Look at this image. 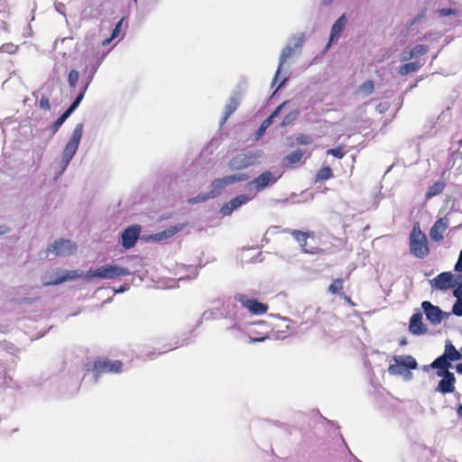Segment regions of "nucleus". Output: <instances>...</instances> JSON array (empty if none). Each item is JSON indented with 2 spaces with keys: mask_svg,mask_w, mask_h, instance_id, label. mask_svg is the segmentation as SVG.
<instances>
[{
  "mask_svg": "<svg viewBox=\"0 0 462 462\" xmlns=\"http://www.w3.org/2000/svg\"><path fill=\"white\" fill-rule=\"evenodd\" d=\"M374 90V85L373 82L368 80L363 83L359 88H358V94L362 95L363 97H367L370 94H372Z\"/></svg>",
  "mask_w": 462,
  "mask_h": 462,
  "instance_id": "31",
  "label": "nucleus"
},
{
  "mask_svg": "<svg viewBox=\"0 0 462 462\" xmlns=\"http://www.w3.org/2000/svg\"><path fill=\"white\" fill-rule=\"evenodd\" d=\"M402 375L404 376V378L406 380H411V378H412V374L410 371H408V370H406L404 372V374H402Z\"/></svg>",
  "mask_w": 462,
  "mask_h": 462,
  "instance_id": "51",
  "label": "nucleus"
},
{
  "mask_svg": "<svg viewBox=\"0 0 462 462\" xmlns=\"http://www.w3.org/2000/svg\"><path fill=\"white\" fill-rule=\"evenodd\" d=\"M433 289L436 290H448L455 286L453 274L450 272L441 273L437 277L430 281Z\"/></svg>",
  "mask_w": 462,
  "mask_h": 462,
  "instance_id": "12",
  "label": "nucleus"
},
{
  "mask_svg": "<svg viewBox=\"0 0 462 462\" xmlns=\"http://www.w3.org/2000/svg\"><path fill=\"white\" fill-rule=\"evenodd\" d=\"M411 59H413V56H411V53L410 50H404L401 53V60L402 61H407V60H410Z\"/></svg>",
  "mask_w": 462,
  "mask_h": 462,
  "instance_id": "44",
  "label": "nucleus"
},
{
  "mask_svg": "<svg viewBox=\"0 0 462 462\" xmlns=\"http://www.w3.org/2000/svg\"><path fill=\"white\" fill-rule=\"evenodd\" d=\"M130 274L128 269L116 264H105L96 269H90L84 274V279L91 281L92 279L110 280L119 276Z\"/></svg>",
  "mask_w": 462,
  "mask_h": 462,
  "instance_id": "2",
  "label": "nucleus"
},
{
  "mask_svg": "<svg viewBox=\"0 0 462 462\" xmlns=\"http://www.w3.org/2000/svg\"><path fill=\"white\" fill-rule=\"evenodd\" d=\"M265 339V337H261V338H251L250 339V342H260V341H263Z\"/></svg>",
  "mask_w": 462,
  "mask_h": 462,
  "instance_id": "55",
  "label": "nucleus"
},
{
  "mask_svg": "<svg viewBox=\"0 0 462 462\" xmlns=\"http://www.w3.org/2000/svg\"><path fill=\"white\" fill-rule=\"evenodd\" d=\"M236 300L241 303L243 307L247 309L253 314H263L265 313L268 310V306L261 303L255 300L249 299L245 294H237L236 295Z\"/></svg>",
  "mask_w": 462,
  "mask_h": 462,
  "instance_id": "8",
  "label": "nucleus"
},
{
  "mask_svg": "<svg viewBox=\"0 0 462 462\" xmlns=\"http://www.w3.org/2000/svg\"><path fill=\"white\" fill-rule=\"evenodd\" d=\"M457 413L459 417L462 418V404H460L457 409Z\"/></svg>",
  "mask_w": 462,
  "mask_h": 462,
  "instance_id": "52",
  "label": "nucleus"
},
{
  "mask_svg": "<svg viewBox=\"0 0 462 462\" xmlns=\"http://www.w3.org/2000/svg\"><path fill=\"white\" fill-rule=\"evenodd\" d=\"M134 3H136V2H137V0H134Z\"/></svg>",
  "mask_w": 462,
  "mask_h": 462,
  "instance_id": "62",
  "label": "nucleus"
},
{
  "mask_svg": "<svg viewBox=\"0 0 462 462\" xmlns=\"http://www.w3.org/2000/svg\"><path fill=\"white\" fill-rule=\"evenodd\" d=\"M443 356H445L448 361H457L462 357L460 352L455 348L450 341L446 342L445 352Z\"/></svg>",
  "mask_w": 462,
  "mask_h": 462,
  "instance_id": "22",
  "label": "nucleus"
},
{
  "mask_svg": "<svg viewBox=\"0 0 462 462\" xmlns=\"http://www.w3.org/2000/svg\"><path fill=\"white\" fill-rule=\"evenodd\" d=\"M388 107H389V105L387 103H381L376 106V110L379 113H383L384 111H386L388 109Z\"/></svg>",
  "mask_w": 462,
  "mask_h": 462,
  "instance_id": "49",
  "label": "nucleus"
},
{
  "mask_svg": "<svg viewBox=\"0 0 462 462\" xmlns=\"http://www.w3.org/2000/svg\"><path fill=\"white\" fill-rule=\"evenodd\" d=\"M438 376L442 377L438 384L437 390L442 393H453L455 390L456 378L454 374L448 370H439L437 372Z\"/></svg>",
  "mask_w": 462,
  "mask_h": 462,
  "instance_id": "11",
  "label": "nucleus"
},
{
  "mask_svg": "<svg viewBox=\"0 0 462 462\" xmlns=\"http://www.w3.org/2000/svg\"><path fill=\"white\" fill-rule=\"evenodd\" d=\"M332 177V171L329 167H324L317 174V180H325Z\"/></svg>",
  "mask_w": 462,
  "mask_h": 462,
  "instance_id": "34",
  "label": "nucleus"
},
{
  "mask_svg": "<svg viewBox=\"0 0 462 462\" xmlns=\"http://www.w3.org/2000/svg\"><path fill=\"white\" fill-rule=\"evenodd\" d=\"M421 307L427 319L432 324H439L442 321L445 313L439 307L432 305L430 301H423Z\"/></svg>",
  "mask_w": 462,
  "mask_h": 462,
  "instance_id": "13",
  "label": "nucleus"
},
{
  "mask_svg": "<svg viewBox=\"0 0 462 462\" xmlns=\"http://www.w3.org/2000/svg\"><path fill=\"white\" fill-rule=\"evenodd\" d=\"M122 24H123V19H121L116 23V27L114 28L113 32H112V38H116L118 36L119 32H121Z\"/></svg>",
  "mask_w": 462,
  "mask_h": 462,
  "instance_id": "45",
  "label": "nucleus"
},
{
  "mask_svg": "<svg viewBox=\"0 0 462 462\" xmlns=\"http://www.w3.org/2000/svg\"><path fill=\"white\" fill-rule=\"evenodd\" d=\"M96 380L102 373L111 372L119 373L122 371V363L118 360L111 361L107 359H97L94 363L93 368Z\"/></svg>",
  "mask_w": 462,
  "mask_h": 462,
  "instance_id": "7",
  "label": "nucleus"
},
{
  "mask_svg": "<svg viewBox=\"0 0 462 462\" xmlns=\"http://www.w3.org/2000/svg\"><path fill=\"white\" fill-rule=\"evenodd\" d=\"M449 225V220L448 217H441L435 222L433 226L430 228V236L434 241L439 242L444 237V233L447 230Z\"/></svg>",
  "mask_w": 462,
  "mask_h": 462,
  "instance_id": "14",
  "label": "nucleus"
},
{
  "mask_svg": "<svg viewBox=\"0 0 462 462\" xmlns=\"http://www.w3.org/2000/svg\"><path fill=\"white\" fill-rule=\"evenodd\" d=\"M70 111L68 109L62 114L60 117H59L53 124L52 129L53 132H57L58 129L62 125V124L65 122V120L71 115Z\"/></svg>",
  "mask_w": 462,
  "mask_h": 462,
  "instance_id": "33",
  "label": "nucleus"
},
{
  "mask_svg": "<svg viewBox=\"0 0 462 462\" xmlns=\"http://www.w3.org/2000/svg\"><path fill=\"white\" fill-rule=\"evenodd\" d=\"M334 0H322L321 5H330Z\"/></svg>",
  "mask_w": 462,
  "mask_h": 462,
  "instance_id": "54",
  "label": "nucleus"
},
{
  "mask_svg": "<svg viewBox=\"0 0 462 462\" xmlns=\"http://www.w3.org/2000/svg\"><path fill=\"white\" fill-rule=\"evenodd\" d=\"M211 199V197H209V194L208 192L202 193V194H199L198 196H196L194 198L189 199V203L191 205H194L197 203L207 201L208 199Z\"/></svg>",
  "mask_w": 462,
  "mask_h": 462,
  "instance_id": "37",
  "label": "nucleus"
},
{
  "mask_svg": "<svg viewBox=\"0 0 462 462\" xmlns=\"http://www.w3.org/2000/svg\"><path fill=\"white\" fill-rule=\"evenodd\" d=\"M452 312L457 316H462V300H457L453 305Z\"/></svg>",
  "mask_w": 462,
  "mask_h": 462,
  "instance_id": "42",
  "label": "nucleus"
},
{
  "mask_svg": "<svg viewBox=\"0 0 462 462\" xmlns=\"http://www.w3.org/2000/svg\"><path fill=\"white\" fill-rule=\"evenodd\" d=\"M85 273H80L79 271H63L59 276L53 280L49 282H44L45 285H57L62 283L68 280H74L76 278H84Z\"/></svg>",
  "mask_w": 462,
  "mask_h": 462,
  "instance_id": "18",
  "label": "nucleus"
},
{
  "mask_svg": "<svg viewBox=\"0 0 462 462\" xmlns=\"http://www.w3.org/2000/svg\"><path fill=\"white\" fill-rule=\"evenodd\" d=\"M77 251V245L66 239H58L54 241L48 248V252L58 256H68Z\"/></svg>",
  "mask_w": 462,
  "mask_h": 462,
  "instance_id": "6",
  "label": "nucleus"
},
{
  "mask_svg": "<svg viewBox=\"0 0 462 462\" xmlns=\"http://www.w3.org/2000/svg\"><path fill=\"white\" fill-rule=\"evenodd\" d=\"M430 366L432 368L447 369L448 367L451 366V365L445 356H441L440 357L435 359L431 363Z\"/></svg>",
  "mask_w": 462,
  "mask_h": 462,
  "instance_id": "29",
  "label": "nucleus"
},
{
  "mask_svg": "<svg viewBox=\"0 0 462 462\" xmlns=\"http://www.w3.org/2000/svg\"><path fill=\"white\" fill-rule=\"evenodd\" d=\"M5 232H6V229L4 226H0V235H4V234H5Z\"/></svg>",
  "mask_w": 462,
  "mask_h": 462,
  "instance_id": "59",
  "label": "nucleus"
},
{
  "mask_svg": "<svg viewBox=\"0 0 462 462\" xmlns=\"http://www.w3.org/2000/svg\"><path fill=\"white\" fill-rule=\"evenodd\" d=\"M410 51L414 59L426 54L429 51V47L427 45L419 44L410 49Z\"/></svg>",
  "mask_w": 462,
  "mask_h": 462,
  "instance_id": "32",
  "label": "nucleus"
},
{
  "mask_svg": "<svg viewBox=\"0 0 462 462\" xmlns=\"http://www.w3.org/2000/svg\"><path fill=\"white\" fill-rule=\"evenodd\" d=\"M140 226H133L127 227L125 232L122 234V245L125 248H131L134 245L139 234H140Z\"/></svg>",
  "mask_w": 462,
  "mask_h": 462,
  "instance_id": "15",
  "label": "nucleus"
},
{
  "mask_svg": "<svg viewBox=\"0 0 462 462\" xmlns=\"http://www.w3.org/2000/svg\"><path fill=\"white\" fill-rule=\"evenodd\" d=\"M393 360L394 363L388 367V372L392 375L404 374L406 370L416 369L418 366L415 358L410 355L394 356Z\"/></svg>",
  "mask_w": 462,
  "mask_h": 462,
  "instance_id": "4",
  "label": "nucleus"
},
{
  "mask_svg": "<svg viewBox=\"0 0 462 462\" xmlns=\"http://www.w3.org/2000/svg\"><path fill=\"white\" fill-rule=\"evenodd\" d=\"M238 100L236 97H231L225 106V116L222 119V124L236 110L238 106Z\"/></svg>",
  "mask_w": 462,
  "mask_h": 462,
  "instance_id": "24",
  "label": "nucleus"
},
{
  "mask_svg": "<svg viewBox=\"0 0 462 462\" xmlns=\"http://www.w3.org/2000/svg\"><path fill=\"white\" fill-rule=\"evenodd\" d=\"M288 104V102H283L280 106L276 107V109L271 114V116L266 118L263 124L261 125L260 128L256 132V139H259L263 136L265 130L270 126V125L273 123V120L280 114V112L282 110V108Z\"/></svg>",
  "mask_w": 462,
  "mask_h": 462,
  "instance_id": "19",
  "label": "nucleus"
},
{
  "mask_svg": "<svg viewBox=\"0 0 462 462\" xmlns=\"http://www.w3.org/2000/svg\"><path fill=\"white\" fill-rule=\"evenodd\" d=\"M303 252L304 253H310V254H315V250L314 249H311V250L304 249Z\"/></svg>",
  "mask_w": 462,
  "mask_h": 462,
  "instance_id": "60",
  "label": "nucleus"
},
{
  "mask_svg": "<svg viewBox=\"0 0 462 462\" xmlns=\"http://www.w3.org/2000/svg\"><path fill=\"white\" fill-rule=\"evenodd\" d=\"M298 115H299V113L297 111H293V112L289 113L283 118V121L282 123V126H285V125H290L291 123H292L298 117Z\"/></svg>",
  "mask_w": 462,
  "mask_h": 462,
  "instance_id": "40",
  "label": "nucleus"
},
{
  "mask_svg": "<svg viewBox=\"0 0 462 462\" xmlns=\"http://www.w3.org/2000/svg\"><path fill=\"white\" fill-rule=\"evenodd\" d=\"M287 77H284L283 79L282 80V82L279 84V86L277 87L276 90H278L283 84L284 82L287 80Z\"/></svg>",
  "mask_w": 462,
  "mask_h": 462,
  "instance_id": "57",
  "label": "nucleus"
},
{
  "mask_svg": "<svg viewBox=\"0 0 462 462\" xmlns=\"http://www.w3.org/2000/svg\"><path fill=\"white\" fill-rule=\"evenodd\" d=\"M259 157L260 153L258 152L240 153L229 162V169L231 171H239L247 168L255 164Z\"/></svg>",
  "mask_w": 462,
  "mask_h": 462,
  "instance_id": "5",
  "label": "nucleus"
},
{
  "mask_svg": "<svg viewBox=\"0 0 462 462\" xmlns=\"http://www.w3.org/2000/svg\"><path fill=\"white\" fill-rule=\"evenodd\" d=\"M295 240L300 244L301 247L306 245L307 238L309 237V233L301 232L298 230H292L290 232Z\"/></svg>",
  "mask_w": 462,
  "mask_h": 462,
  "instance_id": "30",
  "label": "nucleus"
},
{
  "mask_svg": "<svg viewBox=\"0 0 462 462\" xmlns=\"http://www.w3.org/2000/svg\"><path fill=\"white\" fill-rule=\"evenodd\" d=\"M254 195L250 194H242L239 195L227 203H226L221 208L220 213L223 216H230L233 211L239 208L241 206L246 204L248 201L252 200L254 199Z\"/></svg>",
  "mask_w": 462,
  "mask_h": 462,
  "instance_id": "9",
  "label": "nucleus"
},
{
  "mask_svg": "<svg viewBox=\"0 0 462 462\" xmlns=\"http://www.w3.org/2000/svg\"><path fill=\"white\" fill-rule=\"evenodd\" d=\"M460 278L462 279V276ZM453 294L457 300H462V283L454 289Z\"/></svg>",
  "mask_w": 462,
  "mask_h": 462,
  "instance_id": "46",
  "label": "nucleus"
},
{
  "mask_svg": "<svg viewBox=\"0 0 462 462\" xmlns=\"http://www.w3.org/2000/svg\"><path fill=\"white\" fill-rule=\"evenodd\" d=\"M296 142L299 144L307 145V144H310L312 143V138L310 135L300 134L299 136H297Z\"/></svg>",
  "mask_w": 462,
  "mask_h": 462,
  "instance_id": "41",
  "label": "nucleus"
},
{
  "mask_svg": "<svg viewBox=\"0 0 462 462\" xmlns=\"http://www.w3.org/2000/svg\"><path fill=\"white\" fill-rule=\"evenodd\" d=\"M294 53V48L291 46H286L284 49H282L280 56V62L278 66V69L276 71V74L274 76V79L272 83V87L273 88L276 81L278 80L281 73H282V67L286 62V60L291 57Z\"/></svg>",
  "mask_w": 462,
  "mask_h": 462,
  "instance_id": "20",
  "label": "nucleus"
},
{
  "mask_svg": "<svg viewBox=\"0 0 462 462\" xmlns=\"http://www.w3.org/2000/svg\"><path fill=\"white\" fill-rule=\"evenodd\" d=\"M125 291V288L124 286L120 287L118 290L116 291V293H121Z\"/></svg>",
  "mask_w": 462,
  "mask_h": 462,
  "instance_id": "58",
  "label": "nucleus"
},
{
  "mask_svg": "<svg viewBox=\"0 0 462 462\" xmlns=\"http://www.w3.org/2000/svg\"><path fill=\"white\" fill-rule=\"evenodd\" d=\"M327 152L328 154H332L333 156L337 157V158H342L344 156V152L341 147L330 149Z\"/></svg>",
  "mask_w": 462,
  "mask_h": 462,
  "instance_id": "43",
  "label": "nucleus"
},
{
  "mask_svg": "<svg viewBox=\"0 0 462 462\" xmlns=\"http://www.w3.org/2000/svg\"><path fill=\"white\" fill-rule=\"evenodd\" d=\"M303 155H304V152L302 150H296V151L291 152L290 154H288L285 157L284 161L286 162H288V164L293 165V164L299 162L301 160Z\"/></svg>",
  "mask_w": 462,
  "mask_h": 462,
  "instance_id": "28",
  "label": "nucleus"
},
{
  "mask_svg": "<svg viewBox=\"0 0 462 462\" xmlns=\"http://www.w3.org/2000/svg\"><path fill=\"white\" fill-rule=\"evenodd\" d=\"M40 106L42 108L49 110L51 108V105H50L49 99L47 97H42L41 100H40Z\"/></svg>",
  "mask_w": 462,
  "mask_h": 462,
  "instance_id": "47",
  "label": "nucleus"
},
{
  "mask_svg": "<svg viewBox=\"0 0 462 462\" xmlns=\"http://www.w3.org/2000/svg\"><path fill=\"white\" fill-rule=\"evenodd\" d=\"M185 226H186L185 224H179L177 226H170L167 229L163 230L162 232H160V233H157L156 235H154V239L157 241H161L163 239L172 237L178 232L183 230Z\"/></svg>",
  "mask_w": 462,
  "mask_h": 462,
  "instance_id": "21",
  "label": "nucleus"
},
{
  "mask_svg": "<svg viewBox=\"0 0 462 462\" xmlns=\"http://www.w3.org/2000/svg\"><path fill=\"white\" fill-rule=\"evenodd\" d=\"M88 83L85 86V88L80 92V94L76 97V99L74 100L72 105L68 108V110L70 111V113H73V111L79 106V105L82 101V99L84 97V94L88 88Z\"/></svg>",
  "mask_w": 462,
  "mask_h": 462,
  "instance_id": "36",
  "label": "nucleus"
},
{
  "mask_svg": "<svg viewBox=\"0 0 462 462\" xmlns=\"http://www.w3.org/2000/svg\"><path fill=\"white\" fill-rule=\"evenodd\" d=\"M445 188V183L443 181H436L434 182L426 193V199H430L443 191Z\"/></svg>",
  "mask_w": 462,
  "mask_h": 462,
  "instance_id": "26",
  "label": "nucleus"
},
{
  "mask_svg": "<svg viewBox=\"0 0 462 462\" xmlns=\"http://www.w3.org/2000/svg\"><path fill=\"white\" fill-rule=\"evenodd\" d=\"M248 179V176L245 173H237L221 178L224 184L226 186L232 185L238 181H243Z\"/></svg>",
  "mask_w": 462,
  "mask_h": 462,
  "instance_id": "25",
  "label": "nucleus"
},
{
  "mask_svg": "<svg viewBox=\"0 0 462 462\" xmlns=\"http://www.w3.org/2000/svg\"><path fill=\"white\" fill-rule=\"evenodd\" d=\"M405 344H406V340H402L401 343H400V345H402V346H403Z\"/></svg>",
  "mask_w": 462,
  "mask_h": 462,
  "instance_id": "61",
  "label": "nucleus"
},
{
  "mask_svg": "<svg viewBox=\"0 0 462 462\" xmlns=\"http://www.w3.org/2000/svg\"><path fill=\"white\" fill-rule=\"evenodd\" d=\"M410 250L413 255L420 259L429 254L427 237L419 225L413 226L410 235Z\"/></svg>",
  "mask_w": 462,
  "mask_h": 462,
  "instance_id": "3",
  "label": "nucleus"
},
{
  "mask_svg": "<svg viewBox=\"0 0 462 462\" xmlns=\"http://www.w3.org/2000/svg\"><path fill=\"white\" fill-rule=\"evenodd\" d=\"M18 47L13 43H5L0 47V52L14 54L17 51Z\"/></svg>",
  "mask_w": 462,
  "mask_h": 462,
  "instance_id": "38",
  "label": "nucleus"
},
{
  "mask_svg": "<svg viewBox=\"0 0 462 462\" xmlns=\"http://www.w3.org/2000/svg\"><path fill=\"white\" fill-rule=\"evenodd\" d=\"M346 25V17L345 14H342L334 23V24L331 27L329 41H328L327 48H329L331 43L337 42L339 39L341 32L345 29Z\"/></svg>",
  "mask_w": 462,
  "mask_h": 462,
  "instance_id": "16",
  "label": "nucleus"
},
{
  "mask_svg": "<svg viewBox=\"0 0 462 462\" xmlns=\"http://www.w3.org/2000/svg\"><path fill=\"white\" fill-rule=\"evenodd\" d=\"M409 330L411 334L419 336L426 333L427 328L422 322V314L414 313L410 320Z\"/></svg>",
  "mask_w": 462,
  "mask_h": 462,
  "instance_id": "17",
  "label": "nucleus"
},
{
  "mask_svg": "<svg viewBox=\"0 0 462 462\" xmlns=\"http://www.w3.org/2000/svg\"><path fill=\"white\" fill-rule=\"evenodd\" d=\"M83 134V124L79 123L76 125L75 128L73 129V132L71 134L70 138L69 139L67 144L65 145V148L62 152L61 159L60 162V175H61L68 165L69 164L70 161L76 154L79 145L80 143V140L82 138Z\"/></svg>",
  "mask_w": 462,
  "mask_h": 462,
  "instance_id": "1",
  "label": "nucleus"
},
{
  "mask_svg": "<svg viewBox=\"0 0 462 462\" xmlns=\"http://www.w3.org/2000/svg\"><path fill=\"white\" fill-rule=\"evenodd\" d=\"M343 289V281L337 279L334 281L328 287V291L332 294L339 293Z\"/></svg>",
  "mask_w": 462,
  "mask_h": 462,
  "instance_id": "35",
  "label": "nucleus"
},
{
  "mask_svg": "<svg viewBox=\"0 0 462 462\" xmlns=\"http://www.w3.org/2000/svg\"><path fill=\"white\" fill-rule=\"evenodd\" d=\"M280 176H276L273 172L265 171L248 183V187H254L256 191H262L269 185L277 181Z\"/></svg>",
  "mask_w": 462,
  "mask_h": 462,
  "instance_id": "10",
  "label": "nucleus"
},
{
  "mask_svg": "<svg viewBox=\"0 0 462 462\" xmlns=\"http://www.w3.org/2000/svg\"><path fill=\"white\" fill-rule=\"evenodd\" d=\"M456 370H457V373L462 374V364H458L456 366Z\"/></svg>",
  "mask_w": 462,
  "mask_h": 462,
  "instance_id": "56",
  "label": "nucleus"
},
{
  "mask_svg": "<svg viewBox=\"0 0 462 462\" xmlns=\"http://www.w3.org/2000/svg\"><path fill=\"white\" fill-rule=\"evenodd\" d=\"M439 13L443 16H448V15L454 14H455V10L451 9V8H446V9H441L439 11Z\"/></svg>",
  "mask_w": 462,
  "mask_h": 462,
  "instance_id": "48",
  "label": "nucleus"
},
{
  "mask_svg": "<svg viewBox=\"0 0 462 462\" xmlns=\"http://www.w3.org/2000/svg\"><path fill=\"white\" fill-rule=\"evenodd\" d=\"M113 39H114V38H112V36H111L110 38H108V39H106V40L103 42V45H104V46L108 45V44L112 42V40H113Z\"/></svg>",
  "mask_w": 462,
  "mask_h": 462,
  "instance_id": "53",
  "label": "nucleus"
},
{
  "mask_svg": "<svg viewBox=\"0 0 462 462\" xmlns=\"http://www.w3.org/2000/svg\"><path fill=\"white\" fill-rule=\"evenodd\" d=\"M225 188L226 185L222 181L221 178H219L212 181L210 185V190L208 193L209 194V197H211V199H215L223 192Z\"/></svg>",
  "mask_w": 462,
  "mask_h": 462,
  "instance_id": "23",
  "label": "nucleus"
},
{
  "mask_svg": "<svg viewBox=\"0 0 462 462\" xmlns=\"http://www.w3.org/2000/svg\"><path fill=\"white\" fill-rule=\"evenodd\" d=\"M455 270L457 272H462V251L460 252L458 261L457 262L455 265Z\"/></svg>",
  "mask_w": 462,
  "mask_h": 462,
  "instance_id": "50",
  "label": "nucleus"
},
{
  "mask_svg": "<svg viewBox=\"0 0 462 462\" xmlns=\"http://www.w3.org/2000/svg\"><path fill=\"white\" fill-rule=\"evenodd\" d=\"M421 66L422 64L420 63L419 61L409 62L399 69V73L404 76L411 72L417 71Z\"/></svg>",
  "mask_w": 462,
  "mask_h": 462,
  "instance_id": "27",
  "label": "nucleus"
},
{
  "mask_svg": "<svg viewBox=\"0 0 462 462\" xmlns=\"http://www.w3.org/2000/svg\"><path fill=\"white\" fill-rule=\"evenodd\" d=\"M79 72L77 70H71L69 73V78H68L69 87L75 88L76 84L79 80Z\"/></svg>",
  "mask_w": 462,
  "mask_h": 462,
  "instance_id": "39",
  "label": "nucleus"
}]
</instances>
